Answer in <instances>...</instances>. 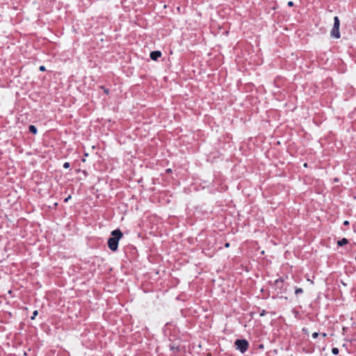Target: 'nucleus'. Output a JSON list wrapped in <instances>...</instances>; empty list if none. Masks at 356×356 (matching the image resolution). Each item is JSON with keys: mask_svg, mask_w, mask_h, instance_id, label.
Wrapping results in <instances>:
<instances>
[{"mask_svg": "<svg viewBox=\"0 0 356 356\" xmlns=\"http://www.w3.org/2000/svg\"><path fill=\"white\" fill-rule=\"evenodd\" d=\"M112 237L108 238V246L112 251L118 250V242L122 236V233L120 229L113 230L111 232Z\"/></svg>", "mask_w": 356, "mask_h": 356, "instance_id": "obj_1", "label": "nucleus"}, {"mask_svg": "<svg viewBox=\"0 0 356 356\" xmlns=\"http://www.w3.org/2000/svg\"><path fill=\"white\" fill-rule=\"evenodd\" d=\"M340 21L337 16L334 17V25L330 32V35L333 38L339 39L341 37L339 32Z\"/></svg>", "mask_w": 356, "mask_h": 356, "instance_id": "obj_2", "label": "nucleus"}, {"mask_svg": "<svg viewBox=\"0 0 356 356\" xmlns=\"http://www.w3.org/2000/svg\"><path fill=\"white\" fill-rule=\"evenodd\" d=\"M235 346L237 350L241 353H244L248 349V342L245 339H237L235 341Z\"/></svg>", "mask_w": 356, "mask_h": 356, "instance_id": "obj_3", "label": "nucleus"}, {"mask_svg": "<svg viewBox=\"0 0 356 356\" xmlns=\"http://www.w3.org/2000/svg\"><path fill=\"white\" fill-rule=\"evenodd\" d=\"M161 56V52L160 51H154L150 53V58L153 60H156Z\"/></svg>", "mask_w": 356, "mask_h": 356, "instance_id": "obj_4", "label": "nucleus"}, {"mask_svg": "<svg viewBox=\"0 0 356 356\" xmlns=\"http://www.w3.org/2000/svg\"><path fill=\"white\" fill-rule=\"evenodd\" d=\"M348 242V239L346 238H343L341 240L338 241L337 244H338L339 246H342L343 245L347 244Z\"/></svg>", "mask_w": 356, "mask_h": 356, "instance_id": "obj_5", "label": "nucleus"}, {"mask_svg": "<svg viewBox=\"0 0 356 356\" xmlns=\"http://www.w3.org/2000/svg\"><path fill=\"white\" fill-rule=\"evenodd\" d=\"M29 131L33 134H35L37 133V129L33 125H30L29 127Z\"/></svg>", "mask_w": 356, "mask_h": 356, "instance_id": "obj_6", "label": "nucleus"}, {"mask_svg": "<svg viewBox=\"0 0 356 356\" xmlns=\"http://www.w3.org/2000/svg\"><path fill=\"white\" fill-rule=\"evenodd\" d=\"M303 293V290H302V289H301V288H296L295 293H296V295H298V294H299V293Z\"/></svg>", "mask_w": 356, "mask_h": 356, "instance_id": "obj_7", "label": "nucleus"}, {"mask_svg": "<svg viewBox=\"0 0 356 356\" xmlns=\"http://www.w3.org/2000/svg\"><path fill=\"white\" fill-rule=\"evenodd\" d=\"M332 353L334 355H337L339 353V349L337 348H332Z\"/></svg>", "mask_w": 356, "mask_h": 356, "instance_id": "obj_8", "label": "nucleus"}, {"mask_svg": "<svg viewBox=\"0 0 356 356\" xmlns=\"http://www.w3.org/2000/svg\"><path fill=\"white\" fill-rule=\"evenodd\" d=\"M38 312L37 310L34 311L33 313V316L31 317V318L32 320H33L35 318V316L38 315Z\"/></svg>", "mask_w": 356, "mask_h": 356, "instance_id": "obj_9", "label": "nucleus"}, {"mask_svg": "<svg viewBox=\"0 0 356 356\" xmlns=\"http://www.w3.org/2000/svg\"><path fill=\"white\" fill-rule=\"evenodd\" d=\"M283 280H277L275 281V284L278 286L280 285V284L282 283Z\"/></svg>", "mask_w": 356, "mask_h": 356, "instance_id": "obj_10", "label": "nucleus"}, {"mask_svg": "<svg viewBox=\"0 0 356 356\" xmlns=\"http://www.w3.org/2000/svg\"><path fill=\"white\" fill-rule=\"evenodd\" d=\"M63 168H70V163L68 162H65L64 164H63Z\"/></svg>", "mask_w": 356, "mask_h": 356, "instance_id": "obj_11", "label": "nucleus"}, {"mask_svg": "<svg viewBox=\"0 0 356 356\" xmlns=\"http://www.w3.org/2000/svg\"><path fill=\"white\" fill-rule=\"evenodd\" d=\"M318 332H314V333L312 334V337H313L314 339L317 338V337H318Z\"/></svg>", "mask_w": 356, "mask_h": 356, "instance_id": "obj_12", "label": "nucleus"}, {"mask_svg": "<svg viewBox=\"0 0 356 356\" xmlns=\"http://www.w3.org/2000/svg\"><path fill=\"white\" fill-rule=\"evenodd\" d=\"M287 4H288V6H289L291 7V6H293V1H289V2H288V3H287Z\"/></svg>", "mask_w": 356, "mask_h": 356, "instance_id": "obj_13", "label": "nucleus"}, {"mask_svg": "<svg viewBox=\"0 0 356 356\" xmlns=\"http://www.w3.org/2000/svg\"><path fill=\"white\" fill-rule=\"evenodd\" d=\"M70 199H71V195H69L67 197H66V198L65 199L64 202H68V200H69Z\"/></svg>", "mask_w": 356, "mask_h": 356, "instance_id": "obj_14", "label": "nucleus"}, {"mask_svg": "<svg viewBox=\"0 0 356 356\" xmlns=\"http://www.w3.org/2000/svg\"><path fill=\"white\" fill-rule=\"evenodd\" d=\"M40 71H44V70H45V67H44V66H43V65L40 66Z\"/></svg>", "mask_w": 356, "mask_h": 356, "instance_id": "obj_15", "label": "nucleus"}, {"mask_svg": "<svg viewBox=\"0 0 356 356\" xmlns=\"http://www.w3.org/2000/svg\"><path fill=\"white\" fill-rule=\"evenodd\" d=\"M343 225H349V222H348V220H345V221L343 222Z\"/></svg>", "mask_w": 356, "mask_h": 356, "instance_id": "obj_16", "label": "nucleus"}, {"mask_svg": "<svg viewBox=\"0 0 356 356\" xmlns=\"http://www.w3.org/2000/svg\"><path fill=\"white\" fill-rule=\"evenodd\" d=\"M321 335L323 337H327V334L326 333H322Z\"/></svg>", "mask_w": 356, "mask_h": 356, "instance_id": "obj_17", "label": "nucleus"}, {"mask_svg": "<svg viewBox=\"0 0 356 356\" xmlns=\"http://www.w3.org/2000/svg\"><path fill=\"white\" fill-rule=\"evenodd\" d=\"M226 248H229V243H227L225 245Z\"/></svg>", "mask_w": 356, "mask_h": 356, "instance_id": "obj_18", "label": "nucleus"}, {"mask_svg": "<svg viewBox=\"0 0 356 356\" xmlns=\"http://www.w3.org/2000/svg\"><path fill=\"white\" fill-rule=\"evenodd\" d=\"M307 281H308V282H311V284H314V282H313L312 280H311L310 279H309V278L307 279Z\"/></svg>", "mask_w": 356, "mask_h": 356, "instance_id": "obj_19", "label": "nucleus"}, {"mask_svg": "<svg viewBox=\"0 0 356 356\" xmlns=\"http://www.w3.org/2000/svg\"><path fill=\"white\" fill-rule=\"evenodd\" d=\"M166 171H167L168 172H170V171H171V170H170V169H168Z\"/></svg>", "mask_w": 356, "mask_h": 356, "instance_id": "obj_20", "label": "nucleus"}, {"mask_svg": "<svg viewBox=\"0 0 356 356\" xmlns=\"http://www.w3.org/2000/svg\"><path fill=\"white\" fill-rule=\"evenodd\" d=\"M304 166H305V167H307V164L305 163L304 164Z\"/></svg>", "mask_w": 356, "mask_h": 356, "instance_id": "obj_21", "label": "nucleus"}, {"mask_svg": "<svg viewBox=\"0 0 356 356\" xmlns=\"http://www.w3.org/2000/svg\"><path fill=\"white\" fill-rule=\"evenodd\" d=\"M171 348H172V350H174V349H175V347L172 346Z\"/></svg>", "mask_w": 356, "mask_h": 356, "instance_id": "obj_22", "label": "nucleus"}, {"mask_svg": "<svg viewBox=\"0 0 356 356\" xmlns=\"http://www.w3.org/2000/svg\"><path fill=\"white\" fill-rule=\"evenodd\" d=\"M171 348H172V350H174V349H175V347L172 346Z\"/></svg>", "mask_w": 356, "mask_h": 356, "instance_id": "obj_23", "label": "nucleus"}, {"mask_svg": "<svg viewBox=\"0 0 356 356\" xmlns=\"http://www.w3.org/2000/svg\"><path fill=\"white\" fill-rule=\"evenodd\" d=\"M355 245H356V243H355Z\"/></svg>", "mask_w": 356, "mask_h": 356, "instance_id": "obj_24", "label": "nucleus"}]
</instances>
